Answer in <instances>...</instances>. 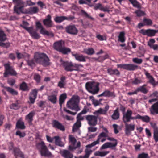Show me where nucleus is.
<instances>
[{
	"instance_id": "c9c22d12",
	"label": "nucleus",
	"mask_w": 158,
	"mask_h": 158,
	"mask_svg": "<svg viewBox=\"0 0 158 158\" xmlns=\"http://www.w3.org/2000/svg\"><path fill=\"white\" fill-rule=\"evenodd\" d=\"M16 127L17 128L21 129H24L25 128L24 123L20 120H18L16 123Z\"/></svg>"
},
{
	"instance_id": "de8ad7c7",
	"label": "nucleus",
	"mask_w": 158,
	"mask_h": 158,
	"mask_svg": "<svg viewBox=\"0 0 158 158\" xmlns=\"http://www.w3.org/2000/svg\"><path fill=\"white\" fill-rule=\"evenodd\" d=\"M109 108V106L108 105L106 106L103 109L102 108H100L101 114H105L108 110Z\"/></svg>"
},
{
	"instance_id": "7ed1b4c3",
	"label": "nucleus",
	"mask_w": 158,
	"mask_h": 158,
	"mask_svg": "<svg viewBox=\"0 0 158 158\" xmlns=\"http://www.w3.org/2000/svg\"><path fill=\"white\" fill-rule=\"evenodd\" d=\"M36 146L38 149H40V152L41 156H51V153L49 151L47 147L43 141L36 143Z\"/></svg>"
},
{
	"instance_id": "a18cd8bd",
	"label": "nucleus",
	"mask_w": 158,
	"mask_h": 158,
	"mask_svg": "<svg viewBox=\"0 0 158 158\" xmlns=\"http://www.w3.org/2000/svg\"><path fill=\"white\" fill-rule=\"evenodd\" d=\"M69 142L71 143L72 145L73 146L75 145L77 140L73 136L71 135H69Z\"/></svg>"
},
{
	"instance_id": "1a4fd4ad",
	"label": "nucleus",
	"mask_w": 158,
	"mask_h": 158,
	"mask_svg": "<svg viewBox=\"0 0 158 158\" xmlns=\"http://www.w3.org/2000/svg\"><path fill=\"white\" fill-rule=\"evenodd\" d=\"M67 106L69 108L74 110L76 111L80 110L76 100L73 98H72L67 102Z\"/></svg>"
},
{
	"instance_id": "4d7b16f0",
	"label": "nucleus",
	"mask_w": 158,
	"mask_h": 158,
	"mask_svg": "<svg viewBox=\"0 0 158 158\" xmlns=\"http://www.w3.org/2000/svg\"><path fill=\"white\" fill-rule=\"evenodd\" d=\"M10 107L11 109L17 110L20 107V106L19 103H17L12 104L10 106Z\"/></svg>"
},
{
	"instance_id": "4c0bfd02",
	"label": "nucleus",
	"mask_w": 158,
	"mask_h": 158,
	"mask_svg": "<svg viewBox=\"0 0 158 158\" xmlns=\"http://www.w3.org/2000/svg\"><path fill=\"white\" fill-rule=\"evenodd\" d=\"M85 154L84 156H80L82 158H88L92 152V151L86 148L85 150Z\"/></svg>"
},
{
	"instance_id": "4468645a",
	"label": "nucleus",
	"mask_w": 158,
	"mask_h": 158,
	"mask_svg": "<svg viewBox=\"0 0 158 158\" xmlns=\"http://www.w3.org/2000/svg\"><path fill=\"white\" fill-rule=\"evenodd\" d=\"M66 32L69 34L76 35L78 32V30L74 25H69L65 28Z\"/></svg>"
},
{
	"instance_id": "b1692460",
	"label": "nucleus",
	"mask_w": 158,
	"mask_h": 158,
	"mask_svg": "<svg viewBox=\"0 0 158 158\" xmlns=\"http://www.w3.org/2000/svg\"><path fill=\"white\" fill-rule=\"evenodd\" d=\"M72 55L75 57L76 60L79 62H85L86 61L85 57L82 55L76 53L73 54Z\"/></svg>"
},
{
	"instance_id": "864d4df0",
	"label": "nucleus",
	"mask_w": 158,
	"mask_h": 158,
	"mask_svg": "<svg viewBox=\"0 0 158 158\" xmlns=\"http://www.w3.org/2000/svg\"><path fill=\"white\" fill-rule=\"evenodd\" d=\"M85 52L88 55H91L94 53V51L92 48H90L86 49L85 50Z\"/></svg>"
},
{
	"instance_id": "6e6552de",
	"label": "nucleus",
	"mask_w": 158,
	"mask_h": 158,
	"mask_svg": "<svg viewBox=\"0 0 158 158\" xmlns=\"http://www.w3.org/2000/svg\"><path fill=\"white\" fill-rule=\"evenodd\" d=\"M117 66L118 68H123L129 71H134L136 69L138 68L137 65L131 64H118Z\"/></svg>"
},
{
	"instance_id": "f8f14e48",
	"label": "nucleus",
	"mask_w": 158,
	"mask_h": 158,
	"mask_svg": "<svg viewBox=\"0 0 158 158\" xmlns=\"http://www.w3.org/2000/svg\"><path fill=\"white\" fill-rule=\"evenodd\" d=\"M157 32H158V30H156L150 29L148 30L142 29L139 31V32L143 35H147L148 36L150 37L154 36L155 34Z\"/></svg>"
},
{
	"instance_id": "5fc2aeb1",
	"label": "nucleus",
	"mask_w": 158,
	"mask_h": 158,
	"mask_svg": "<svg viewBox=\"0 0 158 158\" xmlns=\"http://www.w3.org/2000/svg\"><path fill=\"white\" fill-rule=\"evenodd\" d=\"M41 77L40 75L38 73H35L34 75V79L37 83L40 82Z\"/></svg>"
},
{
	"instance_id": "e2e57ef3",
	"label": "nucleus",
	"mask_w": 158,
	"mask_h": 158,
	"mask_svg": "<svg viewBox=\"0 0 158 158\" xmlns=\"http://www.w3.org/2000/svg\"><path fill=\"white\" fill-rule=\"evenodd\" d=\"M133 61L135 63L140 64L142 62V60L137 58H134L133 59Z\"/></svg>"
},
{
	"instance_id": "603ef678",
	"label": "nucleus",
	"mask_w": 158,
	"mask_h": 158,
	"mask_svg": "<svg viewBox=\"0 0 158 158\" xmlns=\"http://www.w3.org/2000/svg\"><path fill=\"white\" fill-rule=\"evenodd\" d=\"M38 92V89H32L30 93V96L34 97L35 98H36Z\"/></svg>"
},
{
	"instance_id": "774afa93",
	"label": "nucleus",
	"mask_w": 158,
	"mask_h": 158,
	"mask_svg": "<svg viewBox=\"0 0 158 158\" xmlns=\"http://www.w3.org/2000/svg\"><path fill=\"white\" fill-rule=\"evenodd\" d=\"M16 135L19 136L20 138L23 137L25 135V134L24 133H22L20 131H18L16 133Z\"/></svg>"
},
{
	"instance_id": "dca6fc26",
	"label": "nucleus",
	"mask_w": 158,
	"mask_h": 158,
	"mask_svg": "<svg viewBox=\"0 0 158 158\" xmlns=\"http://www.w3.org/2000/svg\"><path fill=\"white\" fill-rule=\"evenodd\" d=\"M125 133L127 135H130L131 131L134 130L135 129V125L131 124H127L125 123Z\"/></svg>"
},
{
	"instance_id": "72a5a7b5",
	"label": "nucleus",
	"mask_w": 158,
	"mask_h": 158,
	"mask_svg": "<svg viewBox=\"0 0 158 158\" xmlns=\"http://www.w3.org/2000/svg\"><path fill=\"white\" fill-rule=\"evenodd\" d=\"M103 93L104 97H114L115 96V95L113 92H111L108 90H105L103 92Z\"/></svg>"
},
{
	"instance_id": "f704fd0d",
	"label": "nucleus",
	"mask_w": 158,
	"mask_h": 158,
	"mask_svg": "<svg viewBox=\"0 0 158 158\" xmlns=\"http://www.w3.org/2000/svg\"><path fill=\"white\" fill-rule=\"evenodd\" d=\"M81 126V123L79 120H77V122L74 124L73 127V132L75 131L78 128Z\"/></svg>"
},
{
	"instance_id": "20e7f679",
	"label": "nucleus",
	"mask_w": 158,
	"mask_h": 158,
	"mask_svg": "<svg viewBox=\"0 0 158 158\" xmlns=\"http://www.w3.org/2000/svg\"><path fill=\"white\" fill-rule=\"evenodd\" d=\"M85 87L89 92L94 95L98 94L99 90V84L94 82H87Z\"/></svg>"
},
{
	"instance_id": "ea45409f",
	"label": "nucleus",
	"mask_w": 158,
	"mask_h": 158,
	"mask_svg": "<svg viewBox=\"0 0 158 158\" xmlns=\"http://www.w3.org/2000/svg\"><path fill=\"white\" fill-rule=\"evenodd\" d=\"M134 7L139 8L140 6V3L136 0H129Z\"/></svg>"
},
{
	"instance_id": "4be33fe9",
	"label": "nucleus",
	"mask_w": 158,
	"mask_h": 158,
	"mask_svg": "<svg viewBox=\"0 0 158 158\" xmlns=\"http://www.w3.org/2000/svg\"><path fill=\"white\" fill-rule=\"evenodd\" d=\"M66 77L64 76H61L60 78V81L58 82L57 86L62 89L64 88L66 84L65 80Z\"/></svg>"
},
{
	"instance_id": "2eb2a0df",
	"label": "nucleus",
	"mask_w": 158,
	"mask_h": 158,
	"mask_svg": "<svg viewBox=\"0 0 158 158\" xmlns=\"http://www.w3.org/2000/svg\"><path fill=\"white\" fill-rule=\"evenodd\" d=\"M13 153L15 157H19L21 158H25L24 155L19 148L14 147L13 148Z\"/></svg>"
},
{
	"instance_id": "2f4dec72",
	"label": "nucleus",
	"mask_w": 158,
	"mask_h": 158,
	"mask_svg": "<svg viewBox=\"0 0 158 158\" xmlns=\"http://www.w3.org/2000/svg\"><path fill=\"white\" fill-rule=\"evenodd\" d=\"M146 85L145 84H144L142 86H141L139 87V88H137L136 89L137 92L138 93L139 92H141L144 94H147L148 93V91L145 88V87H146Z\"/></svg>"
},
{
	"instance_id": "e433bc0d",
	"label": "nucleus",
	"mask_w": 158,
	"mask_h": 158,
	"mask_svg": "<svg viewBox=\"0 0 158 158\" xmlns=\"http://www.w3.org/2000/svg\"><path fill=\"white\" fill-rule=\"evenodd\" d=\"M109 152H110L109 151H107L105 152L97 151L95 153V155L96 156L103 157L105 156Z\"/></svg>"
},
{
	"instance_id": "49530a36",
	"label": "nucleus",
	"mask_w": 158,
	"mask_h": 158,
	"mask_svg": "<svg viewBox=\"0 0 158 158\" xmlns=\"http://www.w3.org/2000/svg\"><path fill=\"white\" fill-rule=\"evenodd\" d=\"M30 35L35 39H38L40 38V35L35 30H34Z\"/></svg>"
},
{
	"instance_id": "cd10ccee",
	"label": "nucleus",
	"mask_w": 158,
	"mask_h": 158,
	"mask_svg": "<svg viewBox=\"0 0 158 158\" xmlns=\"http://www.w3.org/2000/svg\"><path fill=\"white\" fill-rule=\"evenodd\" d=\"M116 146V143L113 144L110 142H107L103 144L101 147V149H105L107 148L115 147Z\"/></svg>"
},
{
	"instance_id": "79ce46f5",
	"label": "nucleus",
	"mask_w": 158,
	"mask_h": 158,
	"mask_svg": "<svg viewBox=\"0 0 158 158\" xmlns=\"http://www.w3.org/2000/svg\"><path fill=\"white\" fill-rule=\"evenodd\" d=\"M139 119L141 120L143 122L146 123H148L150 121V118L147 115L141 116L139 115Z\"/></svg>"
},
{
	"instance_id": "f257e3e1",
	"label": "nucleus",
	"mask_w": 158,
	"mask_h": 158,
	"mask_svg": "<svg viewBox=\"0 0 158 158\" xmlns=\"http://www.w3.org/2000/svg\"><path fill=\"white\" fill-rule=\"evenodd\" d=\"M34 59L36 63L41 64L44 67L48 66L51 64L49 58L46 54L43 53H35Z\"/></svg>"
},
{
	"instance_id": "680f3d73",
	"label": "nucleus",
	"mask_w": 158,
	"mask_h": 158,
	"mask_svg": "<svg viewBox=\"0 0 158 158\" xmlns=\"http://www.w3.org/2000/svg\"><path fill=\"white\" fill-rule=\"evenodd\" d=\"M154 137L155 141L156 142L158 141V130H155Z\"/></svg>"
},
{
	"instance_id": "bb28decb",
	"label": "nucleus",
	"mask_w": 158,
	"mask_h": 158,
	"mask_svg": "<svg viewBox=\"0 0 158 158\" xmlns=\"http://www.w3.org/2000/svg\"><path fill=\"white\" fill-rule=\"evenodd\" d=\"M19 89L24 91H28L29 88L27 84L25 82H23L19 85Z\"/></svg>"
},
{
	"instance_id": "423d86ee",
	"label": "nucleus",
	"mask_w": 158,
	"mask_h": 158,
	"mask_svg": "<svg viewBox=\"0 0 158 158\" xmlns=\"http://www.w3.org/2000/svg\"><path fill=\"white\" fill-rule=\"evenodd\" d=\"M132 112L131 110H127L126 113L124 114L123 117V120L124 123L130 122L131 120L139 119V115L137 114L135 117L132 116Z\"/></svg>"
},
{
	"instance_id": "ddd939ff",
	"label": "nucleus",
	"mask_w": 158,
	"mask_h": 158,
	"mask_svg": "<svg viewBox=\"0 0 158 158\" xmlns=\"http://www.w3.org/2000/svg\"><path fill=\"white\" fill-rule=\"evenodd\" d=\"M64 46H65V42L64 41L62 40L55 42L53 45L54 49L59 52Z\"/></svg>"
},
{
	"instance_id": "0eeeda50",
	"label": "nucleus",
	"mask_w": 158,
	"mask_h": 158,
	"mask_svg": "<svg viewBox=\"0 0 158 158\" xmlns=\"http://www.w3.org/2000/svg\"><path fill=\"white\" fill-rule=\"evenodd\" d=\"M98 116L93 115H87L85 116L88 123L90 126H94L97 124Z\"/></svg>"
},
{
	"instance_id": "052dcab7",
	"label": "nucleus",
	"mask_w": 158,
	"mask_h": 158,
	"mask_svg": "<svg viewBox=\"0 0 158 158\" xmlns=\"http://www.w3.org/2000/svg\"><path fill=\"white\" fill-rule=\"evenodd\" d=\"M108 135L107 134L105 133L104 132H102L98 136V139L99 141L102 137H108Z\"/></svg>"
},
{
	"instance_id": "39448f33",
	"label": "nucleus",
	"mask_w": 158,
	"mask_h": 158,
	"mask_svg": "<svg viewBox=\"0 0 158 158\" xmlns=\"http://www.w3.org/2000/svg\"><path fill=\"white\" fill-rule=\"evenodd\" d=\"M5 67V72L4 73V76L5 77H7L9 75L11 76H16L17 73L14 70L12 66H10L9 63H6L4 64Z\"/></svg>"
},
{
	"instance_id": "9b49d317",
	"label": "nucleus",
	"mask_w": 158,
	"mask_h": 158,
	"mask_svg": "<svg viewBox=\"0 0 158 158\" xmlns=\"http://www.w3.org/2000/svg\"><path fill=\"white\" fill-rule=\"evenodd\" d=\"M52 127L56 129L59 130L63 131L65 130L64 126L58 120H53L52 121Z\"/></svg>"
},
{
	"instance_id": "3c124183",
	"label": "nucleus",
	"mask_w": 158,
	"mask_h": 158,
	"mask_svg": "<svg viewBox=\"0 0 158 158\" xmlns=\"http://www.w3.org/2000/svg\"><path fill=\"white\" fill-rule=\"evenodd\" d=\"M81 146V143L80 142H78L77 143V145L76 146H75V145L72 146L69 145V146L68 149L69 150L72 151L74 149H75L77 148H79Z\"/></svg>"
},
{
	"instance_id": "13d9d810",
	"label": "nucleus",
	"mask_w": 158,
	"mask_h": 158,
	"mask_svg": "<svg viewBox=\"0 0 158 158\" xmlns=\"http://www.w3.org/2000/svg\"><path fill=\"white\" fill-rule=\"evenodd\" d=\"M81 15L84 16L90 19H92L91 17L85 11L81 10Z\"/></svg>"
},
{
	"instance_id": "c756f323",
	"label": "nucleus",
	"mask_w": 158,
	"mask_h": 158,
	"mask_svg": "<svg viewBox=\"0 0 158 158\" xmlns=\"http://www.w3.org/2000/svg\"><path fill=\"white\" fill-rule=\"evenodd\" d=\"M67 98L66 94L65 93L62 94L59 98V104L61 107H62L63 104L64 102L65 99Z\"/></svg>"
},
{
	"instance_id": "58836bf2",
	"label": "nucleus",
	"mask_w": 158,
	"mask_h": 158,
	"mask_svg": "<svg viewBox=\"0 0 158 158\" xmlns=\"http://www.w3.org/2000/svg\"><path fill=\"white\" fill-rule=\"evenodd\" d=\"M125 40V33L124 32H121L120 33L118 36V41L123 43Z\"/></svg>"
},
{
	"instance_id": "aec40b11",
	"label": "nucleus",
	"mask_w": 158,
	"mask_h": 158,
	"mask_svg": "<svg viewBox=\"0 0 158 158\" xmlns=\"http://www.w3.org/2000/svg\"><path fill=\"white\" fill-rule=\"evenodd\" d=\"M150 110V113L152 115L158 114V101L151 106Z\"/></svg>"
},
{
	"instance_id": "8fccbe9b",
	"label": "nucleus",
	"mask_w": 158,
	"mask_h": 158,
	"mask_svg": "<svg viewBox=\"0 0 158 158\" xmlns=\"http://www.w3.org/2000/svg\"><path fill=\"white\" fill-rule=\"evenodd\" d=\"M70 52L71 50L70 48L65 47L64 46L60 51V52L64 54H67L68 53Z\"/></svg>"
},
{
	"instance_id": "7c9ffc66",
	"label": "nucleus",
	"mask_w": 158,
	"mask_h": 158,
	"mask_svg": "<svg viewBox=\"0 0 158 158\" xmlns=\"http://www.w3.org/2000/svg\"><path fill=\"white\" fill-rule=\"evenodd\" d=\"M48 99L52 103L56 104L57 101V95L54 94L48 96Z\"/></svg>"
},
{
	"instance_id": "c85d7f7f",
	"label": "nucleus",
	"mask_w": 158,
	"mask_h": 158,
	"mask_svg": "<svg viewBox=\"0 0 158 158\" xmlns=\"http://www.w3.org/2000/svg\"><path fill=\"white\" fill-rule=\"evenodd\" d=\"M5 88L7 92L13 95H17L18 94V91L11 88L8 87H5Z\"/></svg>"
},
{
	"instance_id": "37998d69",
	"label": "nucleus",
	"mask_w": 158,
	"mask_h": 158,
	"mask_svg": "<svg viewBox=\"0 0 158 158\" xmlns=\"http://www.w3.org/2000/svg\"><path fill=\"white\" fill-rule=\"evenodd\" d=\"M83 67V65H82L72 63V69L73 71H78L79 70L80 67Z\"/></svg>"
},
{
	"instance_id": "69168bd1",
	"label": "nucleus",
	"mask_w": 158,
	"mask_h": 158,
	"mask_svg": "<svg viewBox=\"0 0 158 158\" xmlns=\"http://www.w3.org/2000/svg\"><path fill=\"white\" fill-rule=\"evenodd\" d=\"M101 101V99H100L99 101L95 99H93L92 102V104L94 105V106H96L99 104L100 102Z\"/></svg>"
},
{
	"instance_id": "09e8293b",
	"label": "nucleus",
	"mask_w": 158,
	"mask_h": 158,
	"mask_svg": "<svg viewBox=\"0 0 158 158\" xmlns=\"http://www.w3.org/2000/svg\"><path fill=\"white\" fill-rule=\"evenodd\" d=\"M143 22L144 25H151L152 24V20L144 18L143 19Z\"/></svg>"
},
{
	"instance_id": "6e6d98bb",
	"label": "nucleus",
	"mask_w": 158,
	"mask_h": 158,
	"mask_svg": "<svg viewBox=\"0 0 158 158\" xmlns=\"http://www.w3.org/2000/svg\"><path fill=\"white\" fill-rule=\"evenodd\" d=\"M142 82L141 80L137 78H135L132 81V83L134 85H138Z\"/></svg>"
},
{
	"instance_id": "a19ab883",
	"label": "nucleus",
	"mask_w": 158,
	"mask_h": 158,
	"mask_svg": "<svg viewBox=\"0 0 158 158\" xmlns=\"http://www.w3.org/2000/svg\"><path fill=\"white\" fill-rule=\"evenodd\" d=\"M65 16H57L54 19L55 21L57 23H60L65 20Z\"/></svg>"
},
{
	"instance_id": "338daca9",
	"label": "nucleus",
	"mask_w": 158,
	"mask_h": 158,
	"mask_svg": "<svg viewBox=\"0 0 158 158\" xmlns=\"http://www.w3.org/2000/svg\"><path fill=\"white\" fill-rule=\"evenodd\" d=\"M135 13L137 14V16L139 17L143 16L144 15V12L140 10L135 11Z\"/></svg>"
},
{
	"instance_id": "412c9836",
	"label": "nucleus",
	"mask_w": 158,
	"mask_h": 158,
	"mask_svg": "<svg viewBox=\"0 0 158 158\" xmlns=\"http://www.w3.org/2000/svg\"><path fill=\"white\" fill-rule=\"evenodd\" d=\"M60 154L64 158H73V155L69 151L63 150L60 152Z\"/></svg>"
},
{
	"instance_id": "473e14b6",
	"label": "nucleus",
	"mask_w": 158,
	"mask_h": 158,
	"mask_svg": "<svg viewBox=\"0 0 158 158\" xmlns=\"http://www.w3.org/2000/svg\"><path fill=\"white\" fill-rule=\"evenodd\" d=\"M119 113L118 111V108H117L114 110L113 114L111 116V118L114 120H117L119 118Z\"/></svg>"
},
{
	"instance_id": "a878e982",
	"label": "nucleus",
	"mask_w": 158,
	"mask_h": 158,
	"mask_svg": "<svg viewBox=\"0 0 158 158\" xmlns=\"http://www.w3.org/2000/svg\"><path fill=\"white\" fill-rule=\"evenodd\" d=\"M55 139V144L56 145L62 147L64 145L63 142L61 141V139L59 136H55L54 137Z\"/></svg>"
},
{
	"instance_id": "393cba45",
	"label": "nucleus",
	"mask_w": 158,
	"mask_h": 158,
	"mask_svg": "<svg viewBox=\"0 0 158 158\" xmlns=\"http://www.w3.org/2000/svg\"><path fill=\"white\" fill-rule=\"evenodd\" d=\"M35 113L34 111H32L26 116V119L27 120L30 125L32 124V122L33 120V118L35 115Z\"/></svg>"
},
{
	"instance_id": "f3484780",
	"label": "nucleus",
	"mask_w": 158,
	"mask_h": 158,
	"mask_svg": "<svg viewBox=\"0 0 158 158\" xmlns=\"http://www.w3.org/2000/svg\"><path fill=\"white\" fill-rule=\"evenodd\" d=\"M44 25L47 27H52L53 22L51 20V16L50 15H48L45 19L43 21Z\"/></svg>"
},
{
	"instance_id": "0e129e2a",
	"label": "nucleus",
	"mask_w": 158,
	"mask_h": 158,
	"mask_svg": "<svg viewBox=\"0 0 158 158\" xmlns=\"http://www.w3.org/2000/svg\"><path fill=\"white\" fill-rule=\"evenodd\" d=\"M109 9V6L108 5H106L105 7H103L102 6L100 8V10L104 12H109L110 11Z\"/></svg>"
},
{
	"instance_id": "a211bd4d",
	"label": "nucleus",
	"mask_w": 158,
	"mask_h": 158,
	"mask_svg": "<svg viewBox=\"0 0 158 158\" xmlns=\"http://www.w3.org/2000/svg\"><path fill=\"white\" fill-rule=\"evenodd\" d=\"M62 64L66 71L71 72L73 71L72 69V63L71 62L63 61Z\"/></svg>"
},
{
	"instance_id": "5701e85b",
	"label": "nucleus",
	"mask_w": 158,
	"mask_h": 158,
	"mask_svg": "<svg viewBox=\"0 0 158 158\" xmlns=\"http://www.w3.org/2000/svg\"><path fill=\"white\" fill-rule=\"evenodd\" d=\"M107 73L110 75H115L118 76L120 74V72L117 69H113L111 68H108L107 69Z\"/></svg>"
},
{
	"instance_id": "6ab92c4d",
	"label": "nucleus",
	"mask_w": 158,
	"mask_h": 158,
	"mask_svg": "<svg viewBox=\"0 0 158 158\" xmlns=\"http://www.w3.org/2000/svg\"><path fill=\"white\" fill-rule=\"evenodd\" d=\"M39 9L37 7H31L28 9H25L24 12H23V14H35L37 13Z\"/></svg>"
},
{
	"instance_id": "c03bdc74",
	"label": "nucleus",
	"mask_w": 158,
	"mask_h": 158,
	"mask_svg": "<svg viewBox=\"0 0 158 158\" xmlns=\"http://www.w3.org/2000/svg\"><path fill=\"white\" fill-rule=\"evenodd\" d=\"M6 36L4 31H0V41L2 42L4 41L6 39Z\"/></svg>"
},
{
	"instance_id": "f03ea898",
	"label": "nucleus",
	"mask_w": 158,
	"mask_h": 158,
	"mask_svg": "<svg viewBox=\"0 0 158 158\" xmlns=\"http://www.w3.org/2000/svg\"><path fill=\"white\" fill-rule=\"evenodd\" d=\"M13 2L15 4L14 12L18 15L23 14V12L25 11V10L23 9L25 4L23 0H13Z\"/></svg>"
},
{
	"instance_id": "bf43d9fd",
	"label": "nucleus",
	"mask_w": 158,
	"mask_h": 158,
	"mask_svg": "<svg viewBox=\"0 0 158 158\" xmlns=\"http://www.w3.org/2000/svg\"><path fill=\"white\" fill-rule=\"evenodd\" d=\"M79 3L80 4H86L90 7H92L94 6L93 4H89L85 1L84 0H79Z\"/></svg>"
},
{
	"instance_id": "9d476101",
	"label": "nucleus",
	"mask_w": 158,
	"mask_h": 158,
	"mask_svg": "<svg viewBox=\"0 0 158 158\" xmlns=\"http://www.w3.org/2000/svg\"><path fill=\"white\" fill-rule=\"evenodd\" d=\"M36 27L37 29H41L40 32L41 34L44 35H46L48 36H50L51 37H53L54 36V34L51 32H49L45 30L44 28L41 23L39 22L36 23Z\"/></svg>"
}]
</instances>
